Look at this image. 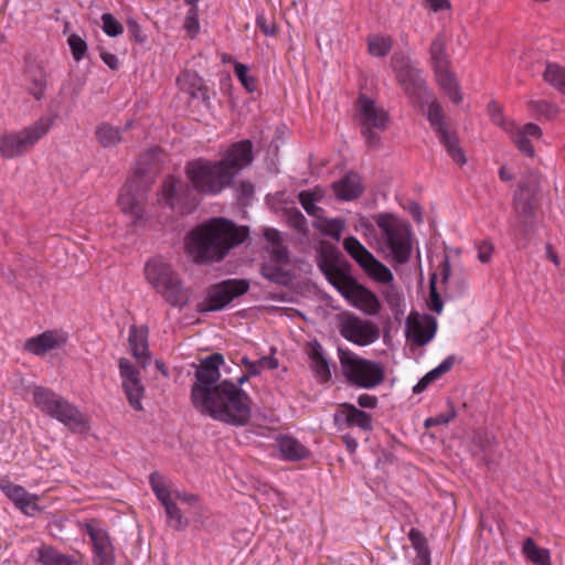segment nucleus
Returning a JSON list of instances; mask_svg holds the SVG:
<instances>
[{
	"mask_svg": "<svg viewBox=\"0 0 565 565\" xmlns=\"http://www.w3.org/2000/svg\"><path fill=\"white\" fill-rule=\"evenodd\" d=\"M391 66L397 84L412 104L424 106L428 98L433 97L431 90L422 76V71L413 64L407 55L403 53L393 54Z\"/></svg>",
	"mask_w": 565,
	"mask_h": 565,
	"instance_id": "obj_9",
	"label": "nucleus"
},
{
	"mask_svg": "<svg viewBox=\"0 0 565 565\" xmlns=\"http://www.w3.org/2000/svg\"><path fill=\"white\" fill-rule=\"evenodd\" d=\"M408 539L417 553V565H430V550L428 547L427 539L423 533L415 527L408 532Z\"/></svg>",
	"mask_w": 565,
	"mask_h": 565,
	"instance_id": "obj_39",
	"label": "nucleus"
},
{
	"mask_svg": "<svg viewBox=\"0 0 565 565\" xmlns=\"http://www.w3.org/2000/svg\"><path fill=\"white\" fill-rule=\"evenodd\" d=\"M95 521L85 522L83 525L93 543V564L94 565H115L114 546L108 532L96 527Z\"/></svg>",
	"mask_w": 565,
	"mask_h": 565,
	"instance_id": "obj_17",
	"label": "nucleus"
},
{
	"mask_svg": "<svg viewBox=\"0 0 565 565\" xmlns=\"http://www.w3.org/2000/svg\"><path fill=\"white\" fill-rule=\"evenodd\" d=\"M242 364L249 371V375H258L263 369L275 370L278 367V360L274 356H263L257 361H250L243 356Z\"/></svg>",
	"mask_w": 565,
	"mask_h": 565,
	"instance_id": "obj_49",
	"label": "nucleus"
},
{
	"mask_svg": "<svg viewBox=\"0 0 565 565\" xmlns=\"http://www.w3.org/2000/svg\"><path fill=\"white\" fill-rule=\"evenodd\" d=\"M446 46V35L440 32L434 38L429 46L430 63L434 71L450 67Z\"/></svg>",
	"mask_w": 565,
	"mask_h": 565,
	"instance_id": "obj_29",
	"label": "nucleus"
},
{
	"mask_svg": "<svg viewBox=\"0 0 565 565\" xmlns=\"http://www.w3.org/2000/svg\"><path fill=\"white\" fill-rule=\"evenodd\" d=\"M345 292L344 298L364 313L375 316L380 312L381 305L376 295L359 281L351 282V288H347Z\"/></svg>",
	"mask_w": 565,
	"mask_h": 565,
	"instance_id": "obj_19",
	"label": "nucleus"
},
{
	"mask_svg": "<svg viewBox=\"0 0 565 565\" xmlns=\"http://www.w3.org/2000/svg\"><path fill=\"white\" fill-rule=\"evenodd\" d=\"M472 441L484 454L491 452L497 446L494 435L487 430H476L472 436Z\"/></svg>",
	"mask_w": 565,
	"mask_h": 565,
	"instance_id": "obj_52",
	"label": "nucleus"
},
{
	"mask_svg": "<svg viewBox=\"0 0 565 565\" xmlns=\"http://www.w3.org/2000/svg\"><path fill=\"white\" fill-rule=\"evenodd\" d=\"M103 31L111 38L118 36L124 32L122 24L115 19L111 13L102 14Z\"/></svg>",
	"mask_w": 565,
	"mask_h": 565,
	"instance_id": "obj_57",
	"label": "nucleus"
},
{
	"mask_svg": "<svg viewBox=\"0 0 565 565\" xmlns=\"http://www.w3.org/2000/svg\"><path fill=\"white\" fill-rule=\"evenodd\" d=\"M299 202L303 210L310 215L320 218L323 210L316 205V201L320 199L315 192L301 191L298 195Z\"/></svg>",
	"mask_w": 565,
	"mask_h": 565,
	"instance_id": "obj_51",
	"label": "nucleus"
},
{
	"mask_svg": "<svg viewBox=\"0 0 565 565\" xmlns=\"http://www.w3.org/2000/svg\"><path fill=\"white\" fill-rule=\"evenodd\" d=\"M54 117L41 116L38 120L19 130L4 131L0 135V158L17 159L29 153L50 131Z\"/></svg>",
	"mask_w": 565,
	"mask_h": 565,
	"instance_id": "obj_6",
	"label": "nucleus"
},
{
	"mask_svg": "<svg viewBox=\"0 0 565 565\" xmlns=\"http://www.w3.org/2000/svg\"><path fill=\"white\" fill-rule=\"evenodd\" d=\"M334 196L340 201H352L364 192L362 178L356 172L350 171L339 181L332 183Z\"/></svg>",
	"mask_w": 565,
	"mask_h": 565,
	"instance_id": "obj_21",
	"label": "nucleus"
},
{
	"mask_svg": "<svg viewBox=\"0 0 565 565\" xmlns=\"http://www.w3.org/2000/svg\"><path fill=\"white\" fill-rule=\"evenodd\" d=\"M436 82L445 95L454 104H460L463 99V95L460 85L457 81L456 74L450 67L434 71Z\"/></svg>",
	"mask_w": 565,
	"mask_h": 565,
	"instance_id": "obj_25",
	"label": "nucleus"
},
{
	"mask_svg": "<svg viewBox=\"0 0 565 565\" xmlns=\"http://www.w3.org/2000/svg\"><path fill=\"white\" fill-rule=\"evenodd\" d=\"M96 139L104 148L115 147L122 140V130L119 127H114L107 122L97 126Z\"/></svg>",
	"mask_w": 565,
	"mask_h": 565,
	"instance_id": "obj_36",
	"label": "nucleus"
},
{
	"mask_svg": "<svg viewBox=\"0 0 565 565\" xmlns=\"http://www.w3.org/2000/svg\"><path fill=\"white\" fill-rule=\"evenodd\" d=\"M513 141L514 143L516 145L518 149L525 153L526 156L529 157H534L535 154V150H534V147L532 146L530 139L526 137V135L524 134H521L520 131H516L514 135H513Z\"/></svg>",
	"mask_w": 565,
	"mask_h": 565,
	"instance_id": "obj_61",
	"label": "nucleus"
},
{
	"mask_svg": "<svg viewBox=\"0 0 565 565\" xmlns=\"http://www.w3.org/2000/svg\"><path fill=\"white\" fill-rule=\"evenodd\" d=\"M66 342L64 334L56 331H45L25 341L24 349L35 355L57 349Z\"/></svg>",
	"mask_w": 565,
	"mask_h": 565,
	"instance_id": "obj_22",
	"label": "nucleus"
},
{
	"mask_svg": "<svg viewBox=\"0 0 565 565\" xmlns=\"http://www.w3.org/2000/svg\"><path fill=\"white\" fill-rule=\"evenodd\" d=\"M345 262L342 254L332 245L323 246L318 255V267L322 274H331V271L341 266Z\"/></svg>",
	"mask_w": 565,
	"mask_h": 565,
	"instance_id": "obj_33",
	"label": "nucleus"
},
{
	"mask_svg": "<svg viewBox=\"0 0 565 565\" xmlns=\"http://www.w3.org/2000/svg\"><path fill=\"white\" fill-rule=\"evenodd\" d=\"M365 266L366 268L362 269L377 282L388 284L394 279L391 269L377 260L374 255L370 258L367 265Z\"/></svg>",
	"mask_w": 565,
	"mask_h": 565,
	"instance_id": "obj_42",
	"label": "nucleus"
},
{
	"mask_svg": "<svg viewBox=\"0 0 565 565\" xmlns=\"http://www.w3.org/2000/svg\"><path fill=\"white\" fill-rule=\"evenodd\" d=\"M540 186L541 174L529 169L521 177L513 195V209L515 214L522 218V224L525 227H529L533 222Z\"/></svg>",
	"mask_w": 565,
	"mask_h": 565,
	"instance_id": "obj_12",
	"label": "nucleus"
},
{
	"mask_svg": "<svg viewBox=\"0 0 565 565\" xmlns=\"http://www.w3.org/2000/svg\"><path fill=\"white\" fill-rule=\"evenodd\" d=\"M487 110L489 114V117L491 121L502 128L504 131L513 134L514 131V124L511 121H508L503 115V109L499 105L497 100L489 102L487 106Z\"/></svg>",
	"mask_w": 565,
	"mask_h": 565,
	"instance_id": "obj_48",
	"label": "nucleus"
},
{
	"mask_svg": "<svg viewBox=\"0 0 565 565\" xmlns=\"http://www.w3.org/2000/svg\"><path fill=\"white\" fill-rule=\"evenodd\" d=\"M249 289V282L246 279H227L213 285L206 299L199 303L200 312L217 311L226 307L234 298L246 294Z\"/></svg>",
	"mask_w": 565,
	"mask_h": 565,
	"instance_id": "obj_14",
	"label": "nucleus"
},
{
	"mask_svg": "<svg viewBox=\"0 0 565 565\" xmlns=\"http://www.w3.org/2000/svg\"><path fill=\"white\" fill-rule=\"evenodd\" d=\"M455 356L450 355L445 359L437 367L425 374L418 383L413 387L415 394H419L426 390V387L435 380L439 379L443 374L449 372L455 364Z\"/></svg>",
	"mask_w": 565,
	"mask_h": 565,
	"instance_id": "obj_35",
	"label": "nucleus"
},
{
	"mask_svg": "<svg viewBox=\"0 0 565 565\" xmlns=\"http://www.w3.org/2000/svg\"><path fill=\"white\" fill-rule=\"evenodd\" d=\"M253 159V143L246 139L233 143L218 161L202 158L189 161L185 174L196 192L213 195L230 186Z\"/></svg>",
	"mask_w": 565,
	"mask_h": 565,
	"instance_id": "obj_2",
	"label": "nucleus"
},
{
	"mask_svg": "<svg viewBox=\"0 0 565 565\" xmlns=\"http://www.w3.org/2000/svg\"><path fill=\"white\" fill-rule=\"evenodd\" d=\"M24 74L29 82V93L36 100H41L45 96L47 87V73L45 71V66L35 60H28L25 63Z\"/></svg>",
	"mask_w": 565,
	"mask_h": 565,
	"instance_id": "obj_20",
	"label": "nucleus"
},
{
	"mask_svg": "<svg viewBox=\"0 0 565 565\" xmlns=\"http://www.w3.org/2000/svg\"><path fill=\"white\" fill-rule=\"evenodd\" d=\"M129 347L132 355L138 361L141 369H145L150 360L148 351V329L146 327L137 328L135 324L130 327Z\"/></svg>",
	"mask_w": 565,
	"mask_h": 565,
	"instance_id": "obj_23",
	"label": "nucleus"
},
{
	"mask_svg": "<svg viewBox=\"0 0 565 565\" xmlns=\"http://www.w3.org/2000/svg\"><path fill=\"white\" fill-rule=\"evenodd\" d=\"M373 220L381 228L395 262L398 264L407 263L412 253L409 224L392 213L376 214L373 216Z\"/></svg>",
	"mask_w": 565,
	"mask_h": 565,
	"instance_id": "obj_11",
	"label": "nucleus"
},
{
	"mask_svg": "<svg viewBox=\"0 0 565 565\" xmlns=\"http://www.w3.org/2000/svg\"><path fill=\"white\" fill-rule=\"evenodd\" d=\"M344 225V221L341 218H324L320 225L313 224L323 235L330 236L335 241L341 238Z\"/></svg>",
	"mask_w": 565,
	"mask_h": 565,
	"instance_id": "obj_50",
	"label": "nucleus"
},
{
	"mask_svg": "<svg viewBox=\"0 0 565 565\" xmlns=\"http://www.w3.org/2000/svg\"><path fill=\"white\" fill-rule=\"evenodd\" d=\"M224 364L221 353H213L200 360L195 370V382L191 388L193 407L202 415L215 420L244 426L252 417V401L247 393L235 383L220 381V366Z\"/></svg>",
	"mask_w": 565,
	"mask_h": 565,
	"instance_id": "obj_1",
	"label": "nucleus"
},
{
	"mask_svg": "<svg viewBox=\"0 0 565 565\" xmlns=\"http://www.w3.org/2000/svg\"><path fill=\"white\" fill-rule=\"evenodd\" d=\"M384 299L387 302V305L396 311V316L398 313H403L399 310L401 303H402V297L399 292L394 287H388L384 292Z\"/></svg>",
	"mask_w": 565,
	"mask_h": 565,
	"instance_id": "obj_62",
	"label": "nucleus"
},
{
	"mask_svg": "<svg viewBox=\"0 0 565 565\" xmlns=\"http://www.w3.org/2000/svg\"><path fill=\"white\" fill-rule=\"evenodd\" d=\"M247 226L225 217H214L193 228L186 237L189 256L198 265L222 262L248 237Z\"/></svg>",
	"mask_w": 565,
	"mask_h": 565,
	"instance_id": "obj_4",
	"label": "nucleus"
},
{
	"mask_svg": "<svg viewBox=\"0 0 565 565\" xmlns=\"http://www.w3.org/2000/svg\"><path fill=\"white\" fill-rule=\"evenodd\" d=\"M340 416L344 417L345 424L349 427L358 426L363 430L372 429V417L366 412L359 409L352 404H343L342 412L335 414L334 420L339 422Z\"/></svg>",
	"mask_w": 565,
	"mask_h": 565,
	"instance_id": "obj_27",
	"label": "nucleus"
},
{
	"mask_svg": "<svg viewBox=\"0 0 565 565\" xmlns=\"http://www.w3.org/2000/svg\"><path fill=\"white\" fill-rule=\"evenodd\" d=\"M67 44L70 45L73 58L76 62L84 58L87 52V43L81 35L76 33L70 34L67 38Z\"/></svg>",
	"mask_w": 565,
	"mask_h": 565,
	"instance_id": "obj_54",
	"label": "nucleus"
},
{
	"mask_svg": "<svg viewBox=\"0 0 565 565\" xmlns=\"http://www.w3.org/2000/svg\"><path fill=\"white\" fill-rule=\"evenodd\" d=\"M356 117L366 146L369 148L381 147L380 134L388 127V111L379 106L374 99L362 94L356 100Z\"/></svg>",
	"mask_w": 565,
	"mask_h": 565,
	"instance_id": "obj_10",
	"label": "nucleus"
},
{
	"mask_svg": "<svg viewBox=\"0 0 565 565\" xmlns=\"http://www.w3.org/2000/svg\"><path fill=\"white\" fill-rule=\"evenodd\" d=\"M393 47V40L391 36L372 35L367 38V51L371 55L376 57L386 56Z\"/></svg>",
	"mask_w": 565,
	"mask_h": 565,
	"instance_id": "obj_47",
	"label": "nucleus"
},
{
	"mask_svg": "<svg viewBox=\"0 0 565 565\" xmlns=\"http://www.w3.org/2000/svg\"><path fill=\"white\" fill-rule=\"evenodd\" d=\"M428 108H427V119L431 126V128L435 130V132H440L445 129H447V124L445 121V114L441 104L433 97L428 98Z\"/></svg>",
	"mask_w": 565,
	"mask_h": 565,
	"instance_id": "obj_41",
	"label": "nucleus"
},
{
	"mask_svg": "<svg viewBox=\"0 0 565 565\" xmlns=\"http://www.w3.org/2000/svg\"><path fill=\"white\" fill-rule=\"evenodd\" d=\"M544 81L565 95V67L548 63L543 74Z\"/></svg>",
	"mask_w": 565,
	"mask_h": 565,
	"instance_id": "obj_46",
	"label": "nucleus"
},
{
	"mask_svg": "<svg viewBox=\"0 0 565 565\" xmlns=\"http://www.w3.org/2000/svg\"><path fill=\"white\" fill-rule=\"evenodd\" d=\"M308 356L311 361L310 367L316 377L322 383L329 382L331 380L329 362L323 354L321 344L317 340L309 343Z\"/></svg>",
	"mask_w": 565,
	"mask_h": 565,
	"instance_id": "obj_26",
	"label": "nucleus"
},
{
	"mask_svg": "<svg viewBox=\"0 0 565 565\" xmlns=\"http://www.w3.org/2000/svg\"><path fill=\"white\" fill-rule=\"evenodd\" d=\"M341 371L347 381L356 387L373 388L385 380V370L380 362L360 358L350 350L338 349Z\"/></svg>",
	"mask_w": 565,
	"mask_h": 565,
	"instance_id": "obj_8",
	"label": "nucleus"
},
{
	"mask_svg": "<svg viewBox=\"0 0 565 565\" xmlns=\"http://www.w3.org/2000/svg\"><path fill=\"white\" fill-rule=\"evenodd\" d=\"M493 244L489 241H483L478 246V259L486 264L490 262L493 253Z\"/></svg>",
	"mask_w": 565,
	"mask_h": 565,
	"instance_id": "obj_63",
	"label": "nucleus"
},
{
	"mask_svg": "<svg viewBox=\"0 0 565 565\" xmlns=\"http://www.w3.org/2000/svg\"><path fill=\"white\" fill-rule=\"evenodd\" d=\"M440 143L445 147L451 159L459 166H463L467 162V158L462 148L459 145V138L455 131H450L448 128L437 132Z\"/></svg>",
	"mask_w": 565,
	"mask_h": 565,
	"instance_id": "obj_30",
	"label": "nucleus"
},
{
	"mask_svg": "<svg viewBox=\"0 0 565 565\" xmlns=\"http://www.w3.org/2000/svg\"><path fill=\"white\" fill-rule=\"evenodd\" d=\"M265 239L271 244L268 250L270 259L276 264L288 265L290 264V254L288 246L285 245L282 234L273 227H266L263 232Z\"/></svg>",
	"mask_w": 565,
	"mask_h": 565,
	"instance_id": "obj_24",
	"label": "nucleus"
},
{
	"mask_svg": "<svg viewBox=\"0 0 565 565\" xmlns=\"http://www.w3.org/2000/svg\"><path fill=\"white\" fill-rule=\"evenodd\" d=\"M247 226L225 217H214L193 228L186 237L189 256L198 265L222 262L248 237Z\"/></svg>",
	"mask_w": 565,
	"mask_h": 565,
	"instance_id": "obj_3",
	"label": "nucleus"
},
{
	"mask_svg": "<svg viewBox=\"0 0 565 565\" xmlns=\"http://www.w3.org/2000/svg\"><path fill=\"white\" fill-rule=\"evenodd\" d=\"M287 223L300 234L306 235L308 233L307 218L298 209H292L287 212Z\"/></svg>",
	"mask_w": 565,
	"mask_h": 565,
	"instance_id": "obj_55",
	"label": "nucleus"
},
{
	"mask_svg": "<svg viewBox=\"0 0 565 565\" xmlns=\"http://www.w3.org/2000/svg\"><path fill=\"white\" fill-rule=\"evenodd\" d=\"M235 74L242 85L250 93L255 92L257 88L256 79L248 74V68L246 65L242 63H235L234 66Z\"/></svg>",
	"mask_w": 565,
	"mask_h": 565,
	"instance_id": "obj_58",
	"label": "nucleus"
},
{
	"mask_svg": "<svg viewBox=\"0 0 565 565\" xmlns=\"http://www.w3.org/2000/svg\"><path fill=\"white\" fill-rule=\"evenodd\" d=\"M408 539L417 553V565H430V550L428 547L427 539L423 533L415 527L408 532Z\"/></svg>",
	"mask_w": 565,
	"mask_h": 565,
	"instance_id": "obj_38",
	"label": "nucleus"
},
{
	"mask_svg": "<svg viewBox=\"0 0 565 565\" xmlns=\"http://www.w3.org/2000/svg\"><path fill=\"white\" fill-rule=\"evenodd\" d=\"M351 265L348 262H343L341 266L335 267L331 274H324L327 280L343 296L345 297V289L351 288V282L358 280L350 275Z\"/></svg>",
	"mask_w": 565,
	"mask_h": 565,
	"instance_id": "obj_32",
	"label": "nucleus"
},
{
	"mask_svg": "<svg viewBox=\"0 0 565 565\" xmlns=\"http://www.w3.org/2000/svg\"><path fill=\"white\" fill-rule=\"evenodd\" d=\"M340 334L348 341L364 347L380 338V329L370 320H363L353 313L339 316Z\"/></svg>",
	"mask_w": 565,
	"mask_h": 565,
	"instance_id": "obj_15",
	"label": "nucleus"
},
{
	"mask_svg": "<svg viewBox=\"0 0 565 565\" xmlns=\"http://www.w3.org/2000/svg\"><path fill=\"white\" fill-rule=\"evenodd\" d=\"M119 374L121 379V388L125 393L128 404L136 412H142V398L146 387L141 382L140 369L135 366L130 360L126 358L119 359Z\"/></svg>",
	"mask_w": 565,
	"mask_h": 565,
	"instance_id": "obj_16",
	"label": "nucleus"
},
{
	"mask_svg": "<svg viewBox=\"0 0 565 565\" xmlns=\"http://www.w3.org/2000/svg\"><path fill=\"white\" fill-rule=\"evenodd\" d=\"M152 183L151 177L137 170L121 188L118 196V204L122 212L132 215L136 220L142 218L147 193Z\"/></svg>",
	"mask_w": 565,
	"mask_h": 565,
	"instance_id": "obj_13",
	"label": "nucleus"
},
{
	"mask_svg": "<svg viewBox=\"0 0 565 565\" xmlns=\"http://www.w3.org/2000/svg\"><path fill=\"white\" fill-rule=\"evenodd\" d=\"M260 275L277 285L287 286L291 281V275L289 270H286L281 267L263 263L260 265Z\"/></svg>",
	"mask_w": 565,
	"mask_h": 565,
	"instance_id": "obj_44",
	"label": "nucleus"
},
{
	"mask_svg": "<svg viewBox=\"0 0 565 565\" xmlns=\"http://www.w3.org/2000/svg\"><path fill=\"white\" fill-rule=\"evenodd\" d=\"M522 552L535 565H552L550 551L539 547L532 537L525 539Z\"/></svg>",
	"mask_w": 565,
	"mask_h": 565,
	"instance_id": "obj_37",
	"label": "nucleus"
},
{
	"mask_svg": "<svg viewBox=\"0 0 565 565\" xmlns=\"http://www.w3.org/2000/svg\"><path fill=\"white\" fill-rule=\"evenodd\" d=\"M1 490L4 494L14 502V504L21 509L23 512H28V509L31 507L36 509L35 503L32 502L34 497H31L23 487L13 484L11 482H1Z\"/></svg>",
	"mask_w": 565,
	"mask_h": 565,
	"instance_id": "obj_31",
	"label": "nucleus"
},
{
	"mask_svg": "<svg viewBox=\"0 0 565 565\" xmlns=\"http://www.w3.org/2000/svg\"><path fill=\"white\" fill-rule=\"evenodd\" d=\"M530 107L537 115L545 117L546 119H553L559 113L558 107L547 100H532Z\"/></svg>",
	"mask_w": 565,
	"mask_h": 565,
	"instance_id": "obj_53",
	"label": "nucleus"
},
{
	"mask_svg": "<svg viewBox=\"0 0 565 565\" xmlns=\"http://www.w3.org/2000/svg\"><path fill=\"white\" fill-rule=\"evenodd\" d=\"M345 252L360 265L361 268H366L367 262L373 256L359 239L354 236L345 237L343 241Z\"/></svg>",
	"mask_w": 565,
	"mask_h": 565,
	"instance_id": "obj_40",
	"label": "nucleus"
},
{
	"mask_svg": "<svg viewBox=\"0 0 565 565\" xmlns=\"http://www.w3.org/2000/svg\"><path fill=\"white\" fill-rule=\"evenodd\" d=\"M127 28H128L130 35L135 39L136 42H138V43L145 42V36L142 35L141 26L134 18H129L127 20Z\"/></svg>",
	"mask_w": 565,
	"mask_h": 565,
	"instance_id": "obj_64",
	"label": "nucleus"
},
{
	"mask_svg": "<svg viewBox=\"0 0 565 565\" xmlns=\"http://www.w3.org/2000/svg\"><path fill=\"white\" fill-rule=\"evenodd\" d=\"M256 25L266 36H275L278 32L275 19L266 17L263 12L256 17Z\"/></svg>",
	"mask_w": 565,
	"mask_h": 565,
	"instance_id": "obj_59",
	"label": "nucleus"
},
{
	"mask_svg": "<svg viewBox=\"0 0 565 565\" xmlns=\"http://www.w3.org/2000/svg\"><path fill=\"white\" fill-rule=\"evenodd\" d=\"M145 274L149 284L169 305L180 309L189 305L191 290L169 264L152 259L146 265Z\"/></svg>",
	"mask_w": 565,
	"mask_h": 565,
	"instance_id": "obj_5",
	"label": "nucleus"
},
{
	"mask_svg": "<svg viewBox=\"0 0 565 565\" xmlns=\"http://www.w3.org/2000/svg\"><path fill=\"white\" fill-rule=\"evenodd\" d=\"M184 29L191 34V36H194L199 30H200V23H199V10L196 6H193L188 11V14L185 17L184 21Z\"/></svg>",
	"mask_w": 565,
	"mask_h": 565,
	"instance_id": "obj_60",
	"label": "nucleus"
},
{
	"mask_svg": "<svg viewBox=\"0 0 565 565\" xmlns=\"http://www.w3.org/2000/svg\"><path fill=\"white\" fill-rule=\"evenodd\" d=\"M33 399L43 413L63 423L72 431L83 434L89 429L86 416L53 391L38 386L33 391Z\"/></svg>",
	"mask_w": 565,
	"mask_h": 565,
	"instance_id": "obj_7",
	"label": "nucleus"
},
{
	"mask_svg": "<svg viewBox=\"0 0 565 565\" xmlns=\"http://www.w3.org/2000/svg\"><path fill=\"white\" fill-rule=\"evenodd\" d=\"M277 444L284 459L289 461L306 459L310 454L307 447L291 436L279 437Z\"/></svg>",
	"mask_w": 565,
	"mask_h": 565,
	"instance_id": "obj_28",
	"label": "nucleus"
},
{
	"mask_svg": "<svg viewBox=\"0 0 565 565\" xmlns=\"http://www.w3.org/2000/svg\"><path fill=\"white\" fill-rule=\"evenodd\" d=\"M437 320L430 315L420 319L417 312H411L406 319V335L418 345L427 344L436 334Z\"/></svg>",
	"mask_w": 565,
	"mask_h": 565,
	"instance_id": "obj_18",
	"label": "nucleus"
},
{
	"mask_svg": "<svg viewBox=\"0 0 565 565\" xmlns=\"http://www.w3.org/2000/svg\"><path fill=\"white\" fill-rule=\"evenodd\" d=\"M38 561L43 565H81L79 561L57 552L52 546L43 545L38 551Z\"/></svg>",
	"mask_w": 565,
	"mask_h": 565,
	"instance_id": "obj_34",
	"label": "nucleus"
},
{
	"mask_svg": "<svg viewBox=\"0 0 565 565\" xmlns=\"http://www.w3.org/2000/svg\"><path fill=\"white\" fill-rule=\"evenodd\" d=\"M164 510L167 514V523L174 531L182 532L189 526V519L183 515L174 501L166 504Z\"/></svg>",
	"mask_w": 565,
	"mask_h": 565,
	"instance_id": "obj_45",
	"label": "nucleus"
},
{
	"mask_svg": "<svg viewBox=\"0 0 565 565\" xmlns=\"http://www.w3.org/2000/svg\"><path fill=\"white\" fill-rule=\"evenodd\" d=\"M437 274H433L429 279V301L428 307L431 311L440 313L444 308L443 299L436 287Z\"/></svg>",
	"mask_w": 565,
	"mask_h": 565,
	"instance_id": "obj_56",
	"label": "nucleus"
},
{
	"mask_svg": "<svg viewBox=\"0 0 565 565\" xmlns=\"http://www.w3.org/2000/svg\"><path fill=\"white\" fill-rule=\"evenodd\" d=\"M183 189L188 190V186L182 185L181 182L173 177H168L164 180L161 189L162 199L164 200L166 204H168L171 209H175L179 195Z\"/></svg>",
	"mask_w": 565,
	"mask_h": 565,
	"instance_id": "obj_43",
	"label": "nucleus"
}]
</instances>
